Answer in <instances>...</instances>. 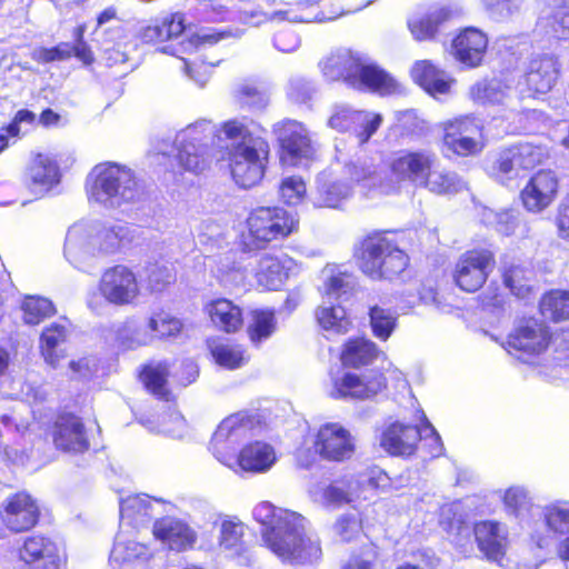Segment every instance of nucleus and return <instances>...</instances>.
Here are the masks:
<instances>
[{"label":"nucleus","instance_id":"1","mask_svg":"<svg viewBox=\"0 0 569 569\" xmlns=\"http://www.w3.org/2000/svg\"><path fill=\"white\" fill-rule=\"evenodd\" d=\"M252 516L262 526L264 546L283 563L306 565L321 557L319 538L302 515L262 501Z\"/></svg>","mask_w":569,"mask_h":569},{"label":"nucleus","instance_id":"2","mask_svg":"<svg viewBox=\"0 0 569 569\" xmlns=\"http://www.w3.org/2000/svg\"><path fill=\"white\" fill-rule=\"evenodd\" d=\"M438 158L429 150H400L387 160L383 194L399 192L405 186L425 188L435 194H452L466 183L451 171L437 169Z\"/></svg>","mask_w":569,"mask_h":569},{"label":"nucleus","instance_id":"3","mask_svg":"<svg viewBox=\"0 0 569 569\" xmlns=\"http://www.w3.org/2000/svg\"><path fill=\"white\" fill-rule=\"evenodd\" d=\"M133 240L128 226L78 222L67 232L64 257L78 269H84L96 257L114 254Z\"/></svg>","mask_w":569,"mask_h":569},{"label":"nucleus","instance_id":"4","mask_svg":"<svg viewBox=\"0 0 569 569\" xmlns=\"http://www.w3.org/2000/svg\"><path fill=\"white\" fill-rule=\"evenodd\" d=\"M319 67L328 81H343L358 90L390 94L398 89L397 81L367 56L348 49L331 52Z\"/></svg>","mask_w":569,"mask_h":569},{"label":"nucleus","instance_id":"5","mask_svg":"<svg viewBox=\"0 0 569 569\" xmlns=\"http://www.w3.org/2000/svg\"><path fill=\"white\" fill-rule=\"evenodd\" d=\"M89 201L107 209H118L138 201L142 188L132 168L113 161L96 164L87 177Z\"/></svg>","mask_w":569,"mask_h":569},{"label":"nucleus","instance_id":"6","mask_svg":"<svg viewBox=\"0 0 569 569\" xmlns=\"http://www.w3.org/2000/svg\"><path fill=\"white\" fill-rule=\"evenodd\" d=\"M295 214L280 207H259L246 220V231L241 234L244 251L264 249L270 242L287 238L298 229Z\"/></svg>","mask_w":569,"mask_h":569},{"label":"nucleus","instance_id":"7","mask_svg":"<svg viewBox=\"0 0 569 569\" xmlns=\"http://www.w3.org/2000/svg\"><path fill=\"white\" fill-rule=\"evenodd\" d=\"M357 257L362 272L375 280L392 279L405 271L409 262L406 252L382 234L365 238Z\"/></svg>","mask_w":569,"mask_h":569},{"label":"nucleus","instance_id":"8","mask_svg":"<svg viewBox=\"0 0 569 569\" xmlns=\"http://www.w3.org/2000/svg\"><path fill=\"white\" fill-rule=\"evenodd\" d=\"M217 137V127L208 120L197 121L177 133L176 161L179 168L198 174L207 169L211 148Z\"/></svg>","mask_w":569,"mask_h":569},{"label":"nucleus","instance_id":"9","mask_svg":"<svg viewBox=\"0 0 569 569\" xmlns=\"http://www.w3.org/2000/svg\"><path fill=\"white\" fill-rule=\"evenodd\" d=\"M420 421V426L399 421L390 423L381 432L380 446L390 455L410 456L421 439H430L432 446L430 453L435 457L439 456L442 452L440 436L423 412H421Z\"/></svg>","mask_w":569,"mask_h":569},{"label":"nucleus","instance_id":"10","mask_svg":"<svg viewBox=\"0 0 569 569\" xmlns=\"http://www.w3.org/2000/svg\"><path fill=\"white\" fill-rule=\"evenodd\" d=\"M443 147L459 157L479 154L485 146L482 121L472 114H462L441 122Z\"/></svg>","mask_w":569,"mask_h":569},{"label":"nucleus","instance_id":"11","mask_svg":"<svg viewBox=\"0 0 569 569\" xmlns=\"http://www.w3.org/2000/svg\"><path fill=\"white\" fill-rule=\"evenodd\" d=\"M269 152L266 140L249 141V144L229 148L228 161L234 182L241 188L259 183L264 174Z\"/></svg>","mask_w":569,"mask_h":569},{"label":"nucleus","instance_id":"12","mask_svg":"<svg viewBox=\"0 0 569 569\" xmlns=\"http://www.w3.org/2000/svg\"><path fill=\"white\" fill-rule=\"evenodd\" d=\"M550 337L546 323L528 319L509 333L503 348L520 361L535 366L548 349Z\"/></svg>","mask_w":569,"mask_h":569},{"label":"nucleus","instance_id":"13","mask_svg":"<svg viewBox=\"0 0 569 569\" xmlns=\"http://www.w3.org/2000/svg\"><path fill=\"white\" fill-rule=\"evenodd\" d=\"M272 131L280 144L282 163L302 166L315 158V142L303 123L286 119L274 123Z\"/></svg>","mask_w":569,"mask_h":569},{"label":"nucleus","instance_id":"14","mask_svg":"<svg viewBox=\"0 0 569 569\" xmlns=\"http://www.w3.org/2000/svg\"><path fill=\"white\" fill-rule=\"evenodd\" d=\"M98 291L104 302L116 307L136 305L141 293L137 274L123 264L103 271Z\"/></svg>","mask_w":569,"mask_h":569},{"label":"nucleus","instance_id":"15","mask_svg":"<svg viewBox=\"0 0 569 569\" xmlns=\"http://www.w3.org/2000/svg\"><path fill=\"white\" fill-rule=\"evenodd\" d=\"M495 266V253L490 249L468 250L457 260L453 272L455 281L460 289L475 292L485 284Z\"/></svg>","mask_w":569,"mask_h":569},{"label":"nucleus","instance_id":"16","mask_svg":"<svg viewBox=\"0 0 569 569\" xmlns=\"http://www.w3.org/2000/svg\"><path fill=\"white\" fill-rule=\"evenodd\" d=\"M251 428L252 421L243 412L223 419L210 442V449L216 459L222 465L232 462L240 443L249 436Z\"/></svg>","mask_w":569,"mask_h":569},{"label":"nucleus","instance_id":"17","mask_svg":"<svg viewBox=\"0 0 569 569\" xmlns=\"http://www.w3.org/2000/svg\"><path fill=\"white\" fill-rule=\"evenodd\" d=\"M313 449L325 460L342 462L356 452V439L341 423L326 422L315 435Z\"/></svg>","mask_w":569,"mask_h":569},{"label":"nucleus","instance_id":"18","mask_svg":"<svg viewBox=\"0 0 569 569\" xmlns=\"http://www.w3.org/2000/svg\"><path fill=\"white\" fill-rule=\"evenodd\" d=\"M513 78L483 79L469 89L470 99L482 106H501L511 112H521L523 108L518 97Z\"/></svg>","mask_w":569,"mask_h":569},{"label":"nucleus","instance_id":"19","mask_svg":"<svg viewBox=\"0 0 569 569\" xmlns=\"http://www.w3.org/2000/svg\"><path fill=\"white\" fill-rule=\"evenodd\" d=\"M382 123V117L365 110H355L346 104L335 106L328 126L338 131L351 132L359 144L366 143Z\"/></svg>","mask_w":569,"mask_h":569},{"label":"nucleus","instance_id":"20","mask_svg":"<svg viewBox=\"0 0 569 569\" xmlns=\"http://www.w3.org/2000/svg\"><path fill=\"white\" fill-rule=\"evenodd\" d=\"M386 386V378L377 371L361 375L345 372L332 378L329 395L335 399L366 400L377 396Z\"/></svg>","mask_w":569,"mask_h":569},{"label":"nucleus","instance_id":"21","mask_svg":"<svg viewBox=\"0 0 569 569\" xmlns=\"http://www.w3.org/2000/svg\"><path fill=\"white\" fill-rule=\"evenodd\" d=\"M0 518L10 531H27L38 522L39 507L30 495L18 492L2 502Z\"/></svg>","mask_w":569,"mask_h":569},{"label":"nucleus","instance_id":"22","mask_svg":"<svg viewBox=\"0 0 569 569\" xmlns=\"http://www.w3.org/2000/svg\"><path fill=\"white\" fill-rule=\"evenodd\" d=\"M26 569H60L62 557L58 545L44 536H30L19 549Z\"/></svg>","mask_w":569,"mask_h":569},{"label":"nucleus","instance_id":"23","mask_svg":"<svg viewBox=\"0 0 569 569\" xmlns=\"http://www.w3.org/2000/svg\"><path fill=\"white\" fill-rule=\"evenodd\" d=\"M299 270V263L288 254L272 256L267 253L259 259L254 276L260 288L278 290Z\"/></svg>","mask_w":569,"mask_h":569},{"label":"nucleus","instance_id":"24","mask_svg":"<svg viewBox=\"0 0 569 569\" xmlns=\"http://www.w3.org/2000/svg\"><path fill=\"white\" fill-rule=\"evenodd\" d=\"M277 461L273 447L263 441H253L243 446L233 456V461L224 465L236 473H264L269 471Z\"/></svg>","mask_w":569,"mask_h":569},{"label":"nucleus","instance_id":"25","mask_svg":"<svg viewBox=\"0 0 569 569\" xmlns=\"http://www.w3.org/2000/svg\"><path fill=\"white\" fill-rule=\"evenodd\" d=\"M479 550L488 560L500 562L509 545V532L505 523L496 520L479 521L473 527Z\"/></svg>","mask_w":569,"mask_h":569},{"label":"nucleus","instance_id":"26","mask_svg":"<svg viewBox=\"0 0 569 569\" xmlns=\"http://www.w3.org/2000/svg\"><path fill=\"white\" fill-rule=\"evenodd\" d=\"M558 180L552 171L537 172L521 191L523 207L533 213L548 208L556 198Z\"/></svg>","mask_w":569,"mask_h":569},{"label":"nucleus","instance_id":"27","mask_svg":"<svg viewBox=\"0 0 569 569\" xmlns=\"http://www.w3.org/2000/svg\"><path fill=\"white\" fill-rule=\"evenodd\" d=\"M52 438L56 447L63 451L82 452L89 448L84 426L74 415H61L57 418Z\"/></svg>","mask_w":569,"mask_h":569},{"label":"nucleus","instance_id":"28","mask_svg":"<svg viewBox=\"0 0 569 569\" xmlns=\"http://www.w3.org/2000/svg\"><path fill=\"white\" fill-rule=\"evenodd\" d=\"M559 63L552 56L533 58L525 74L528 97L545 94L556 84L559 77Z\"/></svg>","mask_w":569,"mask_h":569},{"label":"nucleus","instance_id":"29","mask_svg":"<svg viewBox=\"0 0 569 569\" xmlns=\"http://www.w3.org/2000/svg\"><path fill=\"white\" fill-rule=\"evenodd\" d=\"M153 536L174 551L192 548L197 541L196 531L184 521L172 517L157 520L153 525Z\"/></svg>","mask_w":569,"mask_h":569},{"label":"nucleus","instance_id":"30","mask_svg":"<svg viewBox=\"0 0 569 569\" xmlns=\"http://www.w3.org/2000/svg\"><path fill=\"white\" fill-rule=\"evenodd\" d=\"M487 46L488 39L483 32L467 28L455 38L452 50L457 60L473 68L482 61Z\"/></svg>","mask_w":569,"mask_h":569},{"label":"nucleus","instance_id":"31","mask_svg":"<svg viewBox=\"0 0 569 569\" xmlns=\"http://www.w3.org/2000/svg\"><path fill=\"white\" fill-rule=\"evenodd\" d=\"M411 78L432 96L449 92L453 80L430 60L416 61L411 68Z\"/></svg>","mask_w":569,"mask_h":569},{"label":"nucleus","instance_id":"32","mask_svg":"<svg viewBox=\"0 0 569 569\" xmlns=\"http://www.w3.org/2000/svg\"><path fill=\"white\" fill-rule=\"evenodd\" d=\"M28 179L34 191H49L60 180L57 161L49 154L38 153L28 168Z\"/></svg>","mask_w":569,"mask_h":569},{"label":"nucleus","instance_id":"33","mask_svg":"<svg viewBox=\"0 0 569 569\" xmlns=\"http://www.w3.org/2000/svg\"><path fill=\"white\" fill-rule=\"evenodd\" d=\"M352 193V186L329 173H321L317 179V191L313 204L317 207L337 208Z\"/></svg>","mask_w":569,"mask_h":569},{"label":"nucleus","instance_id":"34","mask_svg":"<svg viewBox=\"0 0 569 569\" xmlns=\"http://www.w3.org/2000/svg\"><path fill=\"white\" fill-rule=\"evenodd\" d=\"M219 547L231 557H238L247 551L243 540L246 526L237 517L226 516L219 522Z\"/></svg>","mask_w":569,"mask_h":569},{"label":"nucleus","instance_id":"35","mask_svg":"<svg viewBox=\"0 0 569 569\" xmlns=\"http://www.w3.org/2000/svg\"><path fill=\"white\" fill-rule=\"evenodd\" d=\"M186 30L184 18L181 13H171L140 30L139 37L146 43L172 40Z\"/></svg>","mask_w":569,"mask_h":569},{"label":"nucleus","instance_id":"36","mask_svg":"<svg viewBox=\"0 0 569 569\" xmlns=\"http://www.w3.org/2000/svg\"><path fill=\"white\" fill-rule=\"evenodd\" d=\"M206 310L212 323L228 333L238 331L243 323L240 307L228 299H217L207 305Z\"/></svg>","mask_w":569,"mask_h":569},{"label":"nucleus","instance_id":"37","mask_svg":"<svg viewBox=\"0 0 569 569\" xmlns=\"http://www.w3.org/2000/svg\"><path fill=\"white\" fill-rule=\"evenodd\" d=\"M345 173L363 190L383 193L385 178L378 172L372 160L368 158L351 160L346 163Z\"/></svg>","mask_w":569,"mask_h":569},{"label":"nucleus","instance_id":"38","mask_svg":"<svg viewBox=\"0 0 569 569\" xmlns=\"http://www.w3.org/2000/svg\"><path fill=\"white\" fill-rule=\"evenodd\" d=\"M315 501L325 506L339 507L351 502L356 497V482L337 480L327 486H317L310 490Z\"/></svg>","mask_w":569,"mask_h":569},{"label":"nucleus","instance_id":"39","mask_svg":"<svg viewBox=\"0 0 569 569\" xmlns=\"http://www.w3.org/2000/svg\"><path fill=\"white\" fill-rule=\"evenodd\" d=\"M448 11L446 9H435L425 14H416L408 19V29L412 38L417 41L433 40L440 26L447 20Z\"/></svg>","mask_w":569,"mask_h":569},{"label":"nucleus","instance_id":"40","mask_svg":"<svg viewBox=\"0 0 569 569\" xmlns=\"http://www.w3.org/2000/svg\"><path fill=\"white\" fill-rule=\"evenodd\" d=\"M321 279L320 292L328 300H338L342 296L348 295L355 287L353 276L336 266L323 268Z\"/></svg>","mask_w":569,"mask_h":569},{"label":"nucleus","instance_id":"41","mask_svg":"<svg viewBox=\"0 0 569 569\" xmlns=\"http://www.w3.org/2000/svg\"><path fill=\"white\" fill-rule=\"evenodd\" d=\"M148 320L146 322L137 319L126 320L117 330V342L126 350H136L140 347L150 346L153 342Z\"/></svg>","mask_w":569,"mask_h":569},{"label":"nucleus","instance_id":"42","mask_svg":"<svg viewBox=\"0 0 569 569\" xmlns=\"http://www.w3.org/2000/svg\"><path fill=\"white\" fill-rule=\"evenodd\" d=\"M68 336L67 326L62 322H53L48 326L40 337V351L44 361L56 368L59 361L64 357L60 346Z\"/></svg>","mask_w":569,"mask_h":569},{"label":"nucleus","instance_id":"43","mask_svg":"<svg viewBox=\"0 0 569 569\" xmlns=\"http://www.w3.org/2000/svg\"><path fill=\"white\" fill-rule=\"evenodd\" d=\"M380 350L377 345L365 338L349 340L341 353L343 365L351 367H360L375 360Z\"/></svg>","mask_w":569,"mask_h":569},{"label":"nucleus","instance_id":"44","mask_svg":"<svg viewBox=\"0 0 569 569\" xmlns=\"http://www.w3.org/2000/svg\"><path fill=\"white\" fill-rule=\"evenodd\" d=\"M316 316L322 329L333 333H346L351 325L346 310L340 305H332L331 300L323 301Z\"/></svg>","mask_w":569,"mask_h":569},{"label":"nucleus","instance_id":"45","mask_svg":"<svg viewBox=\"0 0 569 569\" xmlns=\"http://www.w3.org/2000/svg\"><path fill=\"white\" fill-rule=\"evenodd\" d=\"M398 312L383 306H372L369 310V322L372 333L381 341H387L398 326Z\"/></svg>","mask_w":569,"mask_h":569},{"label":"nucleus","instance_id":"46","mask_svg":"<svg viewBox=\"0 0 569 569\" xmlns=\"http://www.w3.org/2000/svg\"><path fill=\"white\" fill-rule=\"evenodd\" d=\"M276 329L277 320L271 310L251 311L247 333L254 346H259L269 339L274 333Z\"/></svg>","mask_w":569,"mask_h":569},{"label":"nucleus","instance_id":"47","mask_svg":"<svg viewBox=\"0 0 569 569\" xmlns=\"http://www.w3.org/2000/svg\"><path fill=\"white\" fill-rule=\"evenodd\" d=\"M503 282L516 297L527 299L533 288V271L521 264H512L505 269Z\"/></svg>","mask_w":569,"mask_h":569},{"label":"nucleus","instance_id":"48","mask_svg":"<svg viewBox=\"0 0 569 569\" xmlns=\"http://www.w3.org/2000/svg\"><path fill=\"white\" fill-rule=\"evenodd\" d=\"M210 350L216 362L227 369H237L248 361L242 346L231 342H211Z\"/></svg>","mask_w":569,"mask_h":569},{"label":"nucleus","instance_id":"49","mask_svg":"<svg viewBox=\"0 0 569 569\" xmlns=\"http://www.w3.org/2000/svg\"><path fill=\"white\" fill-rule=\"evenodd\" d=\"M540 311L552 321H562L569 318V291L550 290L540 300Z\"/></svg>","mask_w":569,"mask_h":569},{"label":"nucleus","instance_id":"50","mask_svg":"<svg viewBox=\"0 0 569 569\" xmlns=\"http://www.w3.org/2000/svg\"><path fill=\"white\" fill-rule=\"evenodd\" d=\"M22 319L27 325H39L56 313L53 303L40 296H27L21 302Z\"/></svg>","mask_w":569,"mask_h":569},{"label":"nucleus","instance_id":"51","mask_svg":"<svg viewBox=\"0 0 569 569\" xmlns=\"http://www.w3.org/2000/svg\"><path fill=\"white\" fill-rule=\"evenodd\" d=\"M220 134L224 137L229 141L227 149L233 147H242L249 144V141L263 140L260 137H254L248 127V122L246 119H231L223 122L220 129H217V137Z\"/></svg>","mask_w":569,"mask_h":569},{"label":"nucleus","instance_id":"52","mask_svg":"<svg viewBox=\"0 0 569 569\" xmlns=\"http://www.w3.org/2000/svg\"><path fill=\"white\" fill-rule=\"evenodd\" d=\"M149 556L150 551L147 546L118 536L110 553V561L123 565L136 559H148Z\"/></svg>","mask_w":569,"mask_h":569},{"label":"nucleus","instance_id":"53","mask_svg":"<svg viewBox=\"0 0 569 569\" xmlns=\"http://www.w3.org/2000/svg\"><path fill=\"white\" fill-rule=\"evenodd\" d=\"M542 517L547 529L556 535L569 532V502L558 501L543 507Z\"/></svg>","mask_w":569,"mask_h":569},{"label":"nucleus","instance_id":"54","mask_svg":"<svg viewBox=\"0 0 569 569\" xmlns=\"http://www.w3.org/2000/svg\"><path fill=\"white\" fill-rule=\"evenodd\" d=\"M148 323L150 331L153 333V341L156 339L174 337L180 332L182 328V325L179 319L172 317L171 315L164 311L153 312L148 318Z\"/></svg>","mask_w":569,"mask_h":569},{"label":"nucleus","instance_id":"55","mask_svg":"<svg viewBox=\"0 0 569 569\" xmlns=\"http://www.w3.org/2000/svg\"><path fill=\"white\" fill-rule=\"evenodd\" d=\"M169 375V367L166 362L150 365L144 368L141 373V379L146 387L156 396L167 398L168 391L166 388L167 378Z\"/></svg>","mask_w":569,"mask_h":569},{"label":"nucleus","instance_id":"56","mask_svg":"<svg viewBox=\"0 0 569 569\" xmlns=\"http://www.w3.org/2000/svg\"><path fill=\"white\" fill-rule=\"evenodd\" d=\"M502 501L506 512L516 518L526 515L532 505L527 489L519 486L507 489L503 492Z\"/></svg>","mask_w":569,"mask_h":569},{"label":"nucleus","instance_id":"57","mask_svg":"<svg viewBox=\"0 0 569 569\" xmlns=\"http://www.w3.org/2000/svg\"><path fill=\"white\" fill-rule=\"evenodd\" d=\"M176 281L172 266L154 263L147 271V287L151 292H162Z\"/></svg>","mask_w":569,"mask_h":569},{"label":"nucleus","instance_id":"58","mask_svg":"<svg viewBox=\"0 0 569 569\" xmlns=\"http://www.w3.org/2000/svg\"><path fill=\"white\" fill-rule=\"evenodd\" d=\"M512 148L516 153L518 167L525 170L541 164L549 156L547 148L532 143H521Z\"/></svg>","mask_w":569,"mask_h":569},{"label":"nucleus","instance_id":"59","mask_svg":"<svg viewBox=\"0 0 569 569\" xmlns=\"http://www.w3.org/2000/svg\"><path fill=\"white\" fill-rule=\"evenodd\" d=\"M333 535L342 542H350L362 532L361 520L356 513L341 515L332 527Z\"/></svg>","mask_w":569,"mask_h":569},{"label":"nucleus","instance_id":"60","mask_svg":"<svg viewBox=\"0 0 569 569\" xmlns=\"http://www.w3.org/2000/svg\"><path fill=\"white\" fill-rule=\"evenodd\" d=\"M306 193L307 187L301 177L289 176L281 180L279 197L284 203L296 206L303 200Z\"/></svg>","mask_w":569,"mask_h":569},{"label":"nucleus","instance_id":"61","mask_svg":"<svg viewBox=\"0 0 569 569\" xmlns=\"http://www.w3.org/2000/svg\"><path fill=\"white\" fill-rule=\"evenodd\" d=\"M150 501L148 497L131 496L120 502V518L129 523L149 516Z\"/></svg>","mask_w":569,"mask_h":569},{"label":"nucleus","instance_id":"62","mask_svg":"<svg viewBox=\"0 0 569 569\" xmlns=\"http://www.w3.org/2000/svg\"><path fill=\"white\" fill-rule=\"evenodd\" d=\"M236 98L241 106L262 109L268 104V96L252 82H243L236 90Z\"/></svg>","mask_w":569,"mask_h":569},{"label":"nucleus","instance_id":"63","mask_svg":"<svg viewBox=\"0 0 569 569\" xmlns=\"http://www.w3.org/2000/svg\"><path fill=\"white\" fill-rule=\"evenodd\" d=\"M377 556V547L373 543H363L358 553L351 555L342 569H372Z\"/></svg>","mask_w":569,"mask_h":569},{"label":"nucleus","instance_id":"64","mask_svg":"<svg viewBox=\"0 0 569 569\" xmlns=\"http://www.w3.org/2000/svg\"><path fill=\"white\" fill-rule=\"evenodd\" d=\"M72 56L71 44L63 42L53 48H37L32 51L31 58L40 63H49L69 59Z\"/></svg>","mask_w":569,"mask_h":569}]
</instances>
